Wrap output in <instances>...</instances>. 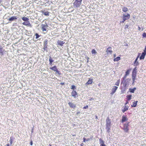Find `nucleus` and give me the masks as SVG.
I'll return each instance as SVG.
<instances>
[{
	"mask_svg": "<svg viewBox=\"0 0 146 146\" xmlns=\"http://www.w3.org/2000/svg\"><path fill=\"white\" fill-rule=\"evenodd\" d=\"M82 0H75L73 3L74 6L78 8L80 6Z\"/></svg>",
	"mask_w": 146,
	"mask_h": 146,
	"instance_id": "obj_4",
	"label": "nucleus"
},
{
	"mask_svg": "<svg viewBox=\"0 0 146 146\" xmlns=\"http://www.w3.org/2000/svg\"><path fill=\"white\" fill-rule=\"evenodd\" d=\"M129 103L128 102V101H127L126 103H125V105H126L127 104H128Z\"/></svg>",
	"mask_w": 146,
	"mask_h": 146,
	"instance_id": "obj_50",
	"label": "nucleus"
},
{
	"mask_svg": "<svg viewBox=\"0 0 146 146\" xmlns=\"http://www.w3.org/2000/svg\"><path fill=\"white\" fill-rule=\"evenodd\" d=\"M86 58L87 59V62H88V60H89V58L88 57H87Z\"/></svg>",
	"mask_w": 146,
	"mask_h": 146,
	"instance_id": "obj_42",
	"label": "nucleus"
},
{
	"mask_svg": "<svg viewBox=\"0 0 146 146\" xmlns=\"http://www.w3.org/2000/svg\"><path fill=\"white\" fill-rule=\"evenodd\" d=\"M129 122H127V123L123 124V127L122 129L125 132L127 133L128 132L129 130Z\"/></svg>",
	"mask_w": 146,
	"mask_h": 146,
	"instance_id": "obj_2",
	"label": "nucleus"
},
{
	"mask_svg": "<svg viewBox=\"0 0 146 146\" xmlns=\"http://www.w3.org/2000/svg\"><path fill=\"white\" fill-rule=\"evenodd\" d=\"M35 35L36 39L40 37V36L37 33H36Z\"/></svg>",
	"mask_w": 146,
	"mask_h": 146,
	"instance_id": "obj_34",
	"label": "nucleus"
},
{
	"mask_svg": "<svg viewBox=\"0 0 146 146\" xmlns=\"http://www.w3.org/2000/svg\"><path fill=\"white\" fill-rule=\"evenodd\" d=\"M33 129H32V132H33Z\"/></svg>",
	"mask_w": 146,
	"mask_h": 146,
	"instance_id": "obj_55",
	"label": "nucleus"
},
{
	"mask_svg": "<svg viewBox=\"0 0 146 146\" xmlns=\"http://www.w3.org/2000/svg\"><path fill=\"white\" fill-rule=\"evenodd\" d=\"M122 10L123 12H125L127 11L128 9L126 7H124L122 8Z\"/></svg>",
	"mask_w": 146,
	"mask_h": 146,
	"instance_id": "obj_26",
	"label": "nucleus"
},
{
	"mask_svg": "<svg viewBox=\"0 0 146 146\" xmlns=\"http://www.w3.org/2000/svg\"><path fill=\"white\" fill-rule=\"evenodd\" d=\"M106 129L107 131L109 133L110 132L111 127V122L110 119L109 117H107L106 120Z\"/></svg>",
	"mask_w": 146,
	"mask_h": 146,
	"instance_id": "obj_1",
	"label": "nucleus"
},
{
	"mask_svg": "<svg viewBox=\"0 0 146 146\" xmlns=\"http://www.w3.org/2000/svg\"><path fill=\"white\" fill-rule=\"evenodd\" d=\"M99 142L100 146H106V144L104 143V141L101 138L100 139Z\"/></svg>",
	"mask_w": 146,
	"mask_h": 146,
	"instance_id": "obj_11",
	"label": "nucleus"
},
{
	"mask_svg": "<svg viewBox=\"0 0 146 146\" xmlns=\"http://www.w3.org/2000/svg\"><path fill=\"white\" fill-rule=\"evenodd\" d=\"M140 54V53H138L136 58L134 62L133 63V65L135 66H138L139 64V62L138 61H137V60L139 57Z\"/></svg>",
	"mask_w": 146,
	"mask_h": 146,
	"instance_id": "obj_6",
	"label": "nucleus"
},
{
	"mask_svg": "<svg viewBox=\"0 0 146 146\" xmlns=\"http://www.w3.org/2000/svg\"><path fill=\"white\" fill-rule=\"evenodd\" d=\"M130 17V15L129 13H127L126 15L123 14L122 17L123 20L122 21H120V23H124L126 20L129 19Z\"/></svg>",
	"mask_w": 146,
	"mask_h": 146,
	"instance_id": "obj_3",
	"label": "nucleus"
},
{
	"mask_svg": "<svg viewBox=\"0 0 146 146\" xmlns=\"http://www.w3.org/2000/svg\"><path fill=\"white\" fill-rule=\"evenodd\" d=\"M71 95L74 98H76L78 96L77 93L76 92V91L74 90L72 91L71 93Z\"/></svg>",
	"mask_w": 146,
	"mask_h": 146,
	"instance_id": "obj_9",
	"label": "nucleus"
},
{
	"mask_svg": "<svg viewBox=\"0 0 146 146\" xmlns=\"http://www.w3.org/2000/svg\"><path fill=\"white\" fill-rule=\"evenodd\" d=\"M68 104L70 108H72L74 109L76 107V105L74 104L72 102H69L68 103Z\"/></svg>",
	"mask_w": 146,
	"mask_h": 146,
	"instance_id": "obj_12",
	"label": "nucleus"
},
{
	"mask_svg": "<svg viewBox=\"0 0 146 146\" xmlns=\"http://www.w3.org/2000/svg\"><path fill=\"white\" fill-rule=\"evenodd\" d=\"M22 24L23 25H25L26 26H28L30 27H32L31 24L29 21H28L23 22Z\"/></svg>",
	"mask_w": 146,
	"mask_h": 146,
	"instance_id": "obj_10",
	"label": "nucleus"
},
{
	"mask_svg": "<svg viewBox=\"0 0 146 146\" xmlns=\"http://www.w3.org/2000/svg\"><path fill=\"white\" fill-rule=\"evenodd\" d=\"M143 52L145 53L146 54V46H145V48L144 50V52Z\"/></svg>",
	"mask_w": 146,
	"mask_h": 146,
	"instance_id": "obj_41",
	"label": "nucleus"
},
{
	"mask_svg": "<svg viewBox=\"0 0 146 146\" xmlns=\"http://www.w3.org/2000/svg\"><path fill=\"white\" fill-rule=\"evenodd\" d=\"M83 142H85L86 141V139L85 137H84L83 138Z\"/></svg>",
	"mask_w": 146,
	"mask_h": 146,
	"instance_id": "obj_40",
	"label": "nucleus"
},
{
	"mask_svg": "<svg viewBox=\"0 0 146 146\" xmlns=\"http://www.w3.org/2000/svg\"><path fill=\"white\" fill-rule=\"evenodd\" d=\"M17 19V18L15 16H13L11 18H10L8 20L11 21H13L14 20H16Z\"/></svg>",
	"mask_w": 146,
	"mask_h": 146,
	"instance_id": "obj_21",
	"label": "nucleus"
},
{
	"mask_svg": "<svg viewBox=\"0 0 146 146\" xmlns=\"http://www.w3.org/2000/svg\"><path fill=\"white\" fill-rule=\"evenodd\" d=\"M138 30H140V27L139 26L138 27Z\"/></svg>",
	"mask_w": 146,
	"mask_h": 146,
	"instance_id": "obj_51",
	"label": "nucleus"
},
{
	"mask_svg": "<svg viewBox=\"0 0 146 146\" xmlns=\"http://www.w3.org/2000/svg\"><path fill=\"white\" fill-rule=\"evenodd\" d=\"M64 83H60V84L62 85H64Z\"/></svg>",
	"mask_w": 146,
	"mask_h": 146,
	"instance_id": "obj_47",
	"label": "nucleus"
},
{
	"mask_svg": "<svg viewBox=\"0 0 146 146\" xmlns=\"http://www.w3.org/2000/svg\"><path fill=\"white\" fill-rule=\"evenodd\" d=\"M80 113V111H78L76 113V114L77 115H78L79 114V113Z\"/></svg>",
	"mask_w": 146,
	"mask_h": 146,
	"instance_id": "obj_45",
	"label": "nucleus"
},
{
	"mask_svg": "<svg viewBox=\"0 0 146 146\" xmlns=\"http://www.w3.org/2000/svg\"><path fill=\"white\" fill-rule=\"evenodd\" d=\"M136 74H132V78L133 81V84L134 83L135 81V80L136 76Z\"/></svg>",
	"mask_w": 146,
	"mask_h": 146,
	"instance_id": "obj_20",
	"label": "nucleus"
},
{
	"mask_svg": "<svg viewBox=\"0 0 146 146\" xmlns=\"http://www.w3.org/2000/svg\"><path fill=\"white\" fill-rule=\"evenodd\" d=\"M30 144L31 145H33V142H32V141H31L30 143Z\"/></svg>",
	"mask_w": 146,
	"mask_h": 146,
	"instance_id": "obj_46",
	"label": "nucleus"
},
{
	"mask_svg": "<svg viewBox=\"0 0 146 146\" xmlns=\"http://www.w3.org/2000/svg\"><path fill=\"white\" fill-rule=\"evenodd\" d=\"M92 82V79L89 78L86 84L87 85L91 84Z\"/></svg>",
	"mask_w": 146,
	"mask_h": 146,
	"instance_id": "obj_22",
	"label": "nucleus"
},
{
	"mask_svg": "<svg viewBox=\"0 0 146 146\" xmlns=\"http://www.w3.org/2000/svg\"><path fill=\"white\" fill-rule=\"evenodd\" d=\"M129 106H125L124 107L123 109H122V111L124 113L125 111H127L129 108Z\"/></svg>",
	"mask_w": 146,
	"mask_h": 146,
	"instance_id": "obj_19",
	"label": "nucleus"
},
{
	"mask_svg": "<svg viewBox=\"0 0 146 146\" xmlns=\"http://www.w3.org/2000/svg\"><path fill=\"white\" fill-rule=\"evenodd\" d=\"M46 44L47 43H46V44L44 45V48H47V46L46 45Z\"/></svg>",
	"mask_w": 146,
	"mask_h": 146,
	"instance_id": "obj_43",
	"label": "nucleus"
},
{
	"mask_svg": "<svg viewBox=\"0 0 146 146\" xmlns=\"http://www.w3.org/2000/svg\"><path fill=\"white\" fill-rule=\"evenodd\" d=\"M2 1V0H0V3H1V2Z\"/></svg>",
	"mask_w": 146,
	"mask_h": 146,
	"instance_id": "obj_54",
	"label": "nucleus"
},
{
	"mask_svg": "<svg viewBox=\"0 0 146 146\" xmlns=\"http://www.w3.org/2000/svg\"><path fill=\"white\" fill-rule=\"evenodd\" d=\"M120 57H118L114 58L113 60L114 61H118L120 60Z\"/></svg>",
	"mask_w": 146,
	"mask_h": 146,
	"instance_id": "obj_28",
	"label": "nucleus"
},
{
	"mask_svg": "<svg viewBox=\"0 0 146 146\" xmlns=\"http://www.w3.org/2000/svg\"><path fill=\"white\" fill-rule=\"evenodd\" d=\"M136 88H134L133 89L130 88L129 89V92L131 93H133L136 90Z\"/></svg>",
	"mask_w": 146,
	"mask_h": 146,
	"instance_id": "obj_23",
	"label": "nucleus"
},
{
	"mask_svg": "<svg viewBox=\"0 0 146 146\" xmlns=\"http://www.w3.org/2000/svg\"><path fill=\"white\" fill-rule=\"evenodd\" d=\"M131 97L132 96L131 95L127 96V100L128 101H129L131 99Z\"/></svg>",
	"mask_w": 146,
	"mask_h": 146,
	"instance_id": "obj_29",
	"label": "nucleus"
},
{
	"mask_svg": "<svg viewBox=\"0 0 146 146\" xmlns=\"http://www.w3.org/2000/svg\"><path fill=\"white\" fill-rule=\"evenodd\" d=\"M80 146H84V144L83 143H81L80 145Z\"/></svg>",
	"mask_w": 146,
	"mask_h": 146,
	"instance_id": "obj_44",
	"label": "nucleus"
},
{
	"mask_svg": "<svg viewBox=\"0 0 146 146\" xmlns=\"http://www.w3.org/2000/svg\"><path fill=\"white\" fill-rule=\"evenodd\" d=\"M120 82V80L119 79L115 83V85L117 86H119Z\"/></svg>",
	"mask_w": 146,
	"mask_h": 146,
	"instance_id": "obj_31",
	"label": "nucleus"
},
{
	"mask_svg": "<svg viewBox=\"0 0 146 146\" xmlns=\"http://www.w3.org/2000/svg\"><path fill=\"white\" fill-rule=\"evenodd\" d=\"M146 54L145 53L142 52L141 55L140 57V60H143V59L145 57V56Z\"/></svg>",
	"mask_w": 146,
	"mask_h": 146,
	"instance_id": "obj_18",
	"label": "nucleus"
},
{
	"mask_svg": "<svg viewBox=\"0 0 146 146\" xmlns=\"http://www.w3.org/2000/svg\"><path fill=\"white\" fill-rule=\"evenodd\" d=\"M3 51L2 50V48H0V53H3Z\"/></svg>",
	"mask_w": 146,
	"mask_h": 146,
	"instance_id": "obj_38",
	"label": "nucleus"
},
{
	"mask_svg": "<svg viewBox=\"0 0 146 146\" xmlns=\"http://www.w3.org/2000/svg\"><path fill=\"white\" fill-rule=\"evenodd\" d=\"M98 86H100V83L99 84H98Z\"/></svg>",
	"mask_w": 146,
	"mask_h": 146,
	"instance_id": "obj_53",
	"label": "nucleus"
},
{
	"mask_svg": "<svg viewBox=\"0 0 146 146\" xmlns=\"http://www.w3.org/2000/svg\"><path fill=\"white\" fill-rule=\"evenodd\" d=\"M50 69L56 72L59 75H61V73L58 70L56 66H53L51 67Z\"/></svg>",
	"mask_w": 146,
	"mask_h": 146,
	"instance_id": "obj_5",
	"label": "nucleus"
},
{
	"mask_svg": "<svg viewBox=\"0 0 146 146\" xmlns=\"http://www.w3.org/2000/svg\"><path fill=\"white\" fill-rule=\"evenodd\" d=\"M129 27V26L127 25H125L124 29H127Z\"/></svg>",
	"mask_w": 146,
	"mask_h": 146,
	"instance_id": "obj_37",
	"label": "nucleus"
},
{
	"mask_svg": "<svg viewBox=\"0 0 146 146\" xmlns=\"http://www.w3.org/2000/svg\"><path fill=\"white\" fill-rule=\"evenodd\" d=\"M50 146H52L51 145H50Z\"/></svg>",
	"mask_w": 146,
	"mask_h": 146,
	"instance_id": "obj_56",
	"label": "nucleus"
},
{
	"mask_svg": "<svg viewBox=\"0 0 146 146\" xmlns=\"http://www.w3.org/2000/svg\"><path fill=\"white\" fill-rule=\"evenodd\" d=\"M5 146H9V143H7V145H6Z\"/></svg>",
	"mask_w": 146,
	"mask_h": 146,
	"instance_id": "obj_48",
	"label": "nucleus"
},
{
	"mask_svg": "<svg viewBox=\"0 0 146 146\" xmlns=\"http://www.w3.org/2000/svg\"><path fill=\"white\" fill-rule=\"evenodd\" d=\"M71 88L72 89V90H75V89H76V87L74 85H72L71 86Z\"/></svg>",
	"mask_w": 146,
	"mask_h": 146,
	"instance_id": "obj_32",
	"label": "nucleus"
},
{
	"mask_svg": "<svg viewBox=\"0 0 146 146\" xmlns=\"http://www.w3.org/2000/svg\"><path fill=\"white\" fill-rule=\"evenodd\" d=\"M138 101H135L133 103V104L131 105V107H135L137 105V103Z\"/></svg>",
	"mask_w": 146,
	"mask_h": 146,
	"instance_id": "obj_25",
	"label": "nucleus"
},
{
	"mask_svg": "<svg viewBox=\"0 0 146 146\" xmlns=\"http://www.w3.org/2000/svg\"><path fill=\"white\" fill-rule=\"evenodd\" d=\"M106 52L107 54H111L112 52L111 47H110L108 48L106 50Z\"/></svg>",
	"mask_w": 146,
	"mask_h": 146,
	"instance_id": "obj_13",
	"label": "nucleus"
},
{
	"mask_svg": "<svg viewBox=\"0 0 146 146\" xmlns=\"http://www.w3.org/2000/svg\"><path fill=\"white\" fill-rule=\"evenodd\" d=\"M88 108V106L87 105L86 106L84 107L83 108V109H87Z\"/></svg>",
	"mask_w": 146,
	"mask_h": 146,
	"instance_id": "obj_39",
	"label": "nucleus"
},
{
	"mask_svg": "<svg viewBox=\"0 0 146 146\" xmlns=\"http://www.w3.org/2000/svg\"><path fill=\"white\" fill-rule=\"evenodd\" d=\"M115 56H116V55L115 54H114L113 55L114 57H115Z\"/></svg>",
	"mask_w": 146,
	"mask_h": 146,
	"instance_id": "obj_52",
	"label": "nucleus"
},
{
	"mask_svg": "<svg viewBox=\"0 0 146 146\" xmlns=\"http://www.w3.org/2000/svg\"><path fill=\"white\" fill-rule=\"evenodd\" d=\"M58 44L61 46H63V45L65 43V42L61 40H58L57 42Z\"/></svg>",
	"mask_w": 146,
	"mask_h": 146,
	"instance_id": "obj_16",
	"label": "nucleus"
},
{
	"mask_svg": "<svg viewBox=\"0 0 146 146\" xmlns=\"http://www.w3.org/2000/svg\"><path fill=\"white\" fill-rule=\"evenodd\" d=\"M90 140V138H88V139H86V141H89Z\"/></svg>",
	"mask_w": 146,
	"mask_h": 146,
	"instance_id": "obj_49",
	"label": "nucleus"
},
{
	"mask_svg": "<svg viewBox=\"0 0 146 146\" xmlns=\"http://www.w3.org/2000/svg\"><path fill=\"white\" fill-rule=\"evenodd\" d=\"M131 70V69H129L127 70L126 72H125V75L124 76L123 78V79H125L126 78V77L129 74Z\"/></svg>",
	"mask_w": 146,
	"mask_h": 146,
	"instance_id": "obj_17",
	"label": "nucleus"
},
{
	"mask_svg": "<svg viewBox=\"0 0 146 146\" xmlns=\"http://www.w3.org/2000/svg\"><path fill=\"white\" fill-rule=\"evenodd\" d=\"M49 60L50 62V64H52L53 61V60L52 59V58L50 56V57Z\"/></svg>",
	"mask_w": 146,
	"mask_h": 146,
	"instance_id": "obj_30",
	"label": "nucleus"
},
{
	"mask_svg": "<svg viewBox=\"0 0 146 146\" xmlns=\"http://www.w3.org/2000/svg\"><path fill=\"white\" fill-rule=\"evenodd\" d=\"M118 88V87L116 86H114L113 88L111 89V92L110 94L112 95L116 92Z\"/></svg>",
	"mask_w": 146,
	"mask_h": 146,
	"instance_id": "obj_8",
	"label": "nucleus"
},
{
	"mask_svg": "<svg viewBox=\"0 0 146 146\" xmlns=\"http://www.w3.org/2000/svg\"><path fill=\"white\" fill-rule=\"evenodd\" d=\"M126 84H125V86H126Z\"/></svg>",
	"mask_w": 146,
	"mask_h": 146,
	"instance_id": "obj_57",
	"label": "nucleus"
},
{
	"mask_svg": "<svg viewBox=\"0 0 146 146\" xmlns=\"http://www.w3.org/2000/svg\"><path fill=\"white\" fill-rule=\"evenodd\" d=\"M48 27L47 24H42L41 25V29L43 31H46V29Z\"/></svg>",
	"mask_w": 146,
	"mask_h": 146,
	"instance_id": "obj_7",
	"label": "nucleus"
},
{
	"mask_svg": "<svg viewBox=\"0 0 146 146\" xmlns=\"http://www.w3.org/2000/svg\"><path fill=\"white\" fill-rule=\"evenodd\" d=\"M137 67H135L133 69L132 74H136L137 73Z\"/></svg>",
	"mask_w": 146,
	"mask_h": 146,
	"instance_id": "obj_24",
	"label": "nucleus"
},
{
	"mask_svg": "<svg viewBox=\"0 0 146 146\" xmlns=\"http://www.w3.org/2000/svg\"><path fill=\"white\" fill-rule=\"evenodd\" d=\"M142 37L143 38L146 37V33H144L142 34Z\"/></svg>",
	"mask_w": 146,
	"mask_h": 146,
	"instance_id": "obj_33",
	"label": "nucleus"
},
{
	"mask_svg": "<svg viewBox=\"0 0 146 146\" xmlns=\"http://www.w3.org/2000/svg\"><path fill=\"white\" fill-rule=\"evenodd\" d=\"M22 19L23 21H29V19L28 18L25 17H23L22 18Z\"/></svg>",
	"mask_w": 146,
	"mask_h": 146,
	"instance_id": "obj_27",
	"label": "nucleus"
},
{
	"mask_svg": "<svg viewBox=\"0 0 146 146\" xmlns=\"http://www.w3.org/2000/svg\"><path fill=\"white\" fill-rule=\"evenodd\" d=\"M10 145H11L13 143V140L11 138H10Z\"/></svg>",
	"mask_w": 146,
	"mask_h": 146,
	"instance_id": "obj_36",
	"label": "nucleus"
},
{
	"mask_svg": "<svg viewBox=\"0 0 146 146\" xmlns=\"http://www.w3.org/2000/svg\"><path fill=\"white\" fill-rule=\"evenodd\" d=\"M40 12L42 13V14H43L45 16H48L49 15V12L48 11L44 12V11L42 10L40 11Z\"/></svg>",
	"mask_w": 146,
	"mask_h": 146,
	"instance_id": "obj_15",
	"label": "nucleus"
},
{
	"mask_svg": "<svg viewBox=\"0 0 146 146\" xmlns=\"http://www.w3.org/2000/svg\"><path fill=\"white\" fill-rule=\"evenodd\" d=\"M128 120V118L127 117L126 115H123L122 117V119L121 120V122L123 123L124 122L127 121Z\"/></svg>",
	"mask_w": 146,
	"mask_h": 146,
	"instance_id": "obj_14",
	"label": "nucleus"
},
{
	"mask_svg": "<svg viewBox=\"0 0 146 146\" xmlns=\"http://www.w3.org/2000/svg\"><path fill=\"white\" fill-rule=\"evenodd\" d=\"M92 54H95L96 53V50L95 49H93L92 51Z\"/></svg>",
	"mask_w": 146,
	"mask_h": 146,
	"instance_id": "obj_35",
	"label": "nucleus"
}]
</instances>
